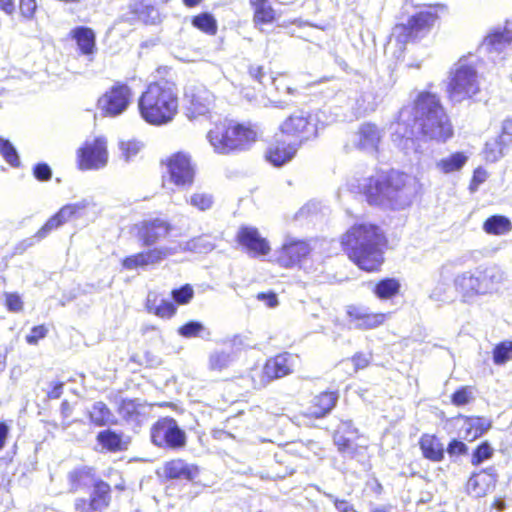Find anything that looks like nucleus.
Masks as SVG:
<instances>
[{"instance_id": "f257e3e1", "label": "nucleus", "mask_w": 512, "mask_h": 512, "mask_svg": "<svg viewBox=\"0 0 512 512\" xmlns=\"http://www.w3.org/2000/svg\"><path fill=\"white\" fill-rule=\"evenodd\" d=\"M414 128L431 140L444 142L452 136V125L435 94L421 92L411 109L403 108L399 112L392 139L407 154L412 150L417 151Z\"/></svg>"}, {"instance_id": "f03ea898", "label": "nucleus", "mask_w": 512, "mask_h": 512, "mask_svg": "<svg viewBox=\"0 0 512 512\" xmlns=\"http://www.w3.org/2000/svg\"><path fill=\"white\" fill-rule=\"evenodd\" d=\"M359 189L369 204L401 210L412 203L417 193V181L408 174L391 170L362 179Z\"/></svg>"}, {"instance_id": "7ed1b4c3", "label": "nucleus", "mask_w": 512, "mask_h": 512, "mask_svg": "<svg viewBox=\"0 0 512 512\" xmlns=\"http://www.w3.org/2000/svg\"><path fill=\"white\" fill-rule=\"evenodd\" d=\"M382 242L381 230L371 223L355 224L342 236L341 241L349 258L365 271H375L381 266Z\"/></svg>"}, {"instance_id": "20e7f679", "label": "nucleus", "mask_w": 512, "mask_h": 512, "mask_svg": "<svg viewBox=\"0 0 512 512\" xmlns=\"http://www.w3.org/2000/svg\"><path fill=\"white\" fill-rule=\"evenodd\" d=\"M138 109L144 121L161 126L170 123L178 113V93L169 82H154L138 99Z\"/></svg>"}, {"instance_id": "39448f33", "label": "nucleus", "mask_w": 512, "mask_h": 512, "mask_svg": "<svg viewBox=\"0 0 512 512\" xmlns=\"http://www.w3.org/2000/svg\"><path fill=\"white\" fill-rule=\"evenodd\" d=\"M404 9L408 17L407 22L396 25L392 32V37L402 44L421 39L430 33L444 6L406 3Z\"/></svg>"}, {"instance_id": "423d86ee", "label": "nucleus", "mask_w": 512, "mask_h": 512, "mask_svg": "<svg viewBox=\"0 0 512 512\" xmlns=\"http://www.w3.org/2000/svg\"><path fill=\"white\" fill-rule=\"evenodd\" d=\"M256 138L257 133L251 126L229 120L217 123L207 133L214 152L223 155L249 149Z\"/></svg>"}, {"instance_id": "0eeeda50", "label": "nucleus", "mask_w": 512, "mask_h": 512, "mask_svg": "<svg viewBox=\"0 0 512 512\" xmlns=\"http://www.w3.org/2000/svg\"><path fill=\"white\" fill-rule=\"evenodd\" d=\"M448 94L452 101L461 102L472 98L480 91V82L475 61L463 57L450 71Z\"/></svg>"}, {"instance_id": "6e6552de", "label": "nucleus", "mask_w": 512, "mask_h": 512, "mask_svg": "<svg viewBox=\"0 0 512 512\" xmlns=\"http://www.w3.org/2000/svg\"><path fill=\"white\" fill-rule=\"evenodd\" d=\"M152 443L163 449L179 450L186 446L187 436L171 417L159 419L150 431Z\"/></svg>"}, {"instance_id": "1a4fd4ad", "label": "nucleus", "mask_w": 512, "mask_h": 512, "mask_svg": "<svg viewBox=\"0 0 512 512\" xmlns=\"http://www.w3.org/2000/svg\"><path fill=\"white\" fill-rule=\"evenodd\" d=\"M318 132L316 118L304 111H298L287 118L281 125L282 135L295 138L294 143L300 146L303 141L315 137Z\"/></svg>"}, {"instance_id": "9d476101", "label": "nucleus", "mask_w": 512, "mask_h": 512, "mask_svg": "<svg viewBox=\"0 0 512 512\" xmlns=\"http://www.w3.org/2000/svg\"><path fill=\"white\" fill-rule=\"evenodd\" d=\"M311 250L309 242L288 235L281 248L276 251V262L284 268L301 266Z\"/></svg>"}, {"instance_id": "9b49d317", "label": "nucleus", "mask_w": 512, "mask_h": 512, "mask_svg": "<svg viewBox=\"0 0 512 512\" xmlns=\"http://www.w3.org/2000/svg\"><path fill=\"white\" fill-rule=\"evenodd\" d=\"M81 170H98L104 168L108 162L107 141L103 137L86 141L77 152Z\"/></svg>"}, {"instance_id": "f8f14e48", "label": "nucleus", "mask_w": 512, "mask_h": 512, "mask_svg": "<svg viewBox=\"0 0 512 512\" xmlns=\"http://www.w3.org/2000/svg\"><path fill=\"white\" fill-rule=\"evenodd\" d=\"M131 96L128 85L116 83L99 98L98 106L105 115L115 117L127 110Z\"/></svg>"}, {"instance_id": "ddd939ff", "label": "nucleus", "mask_w": 512, "mask_h": 512, "mask_svg": "<svg viewBox=\"0 0 512 512\" xmlns=\"http://www.w3.org/2000/svg\"><path fill=\"white\" fill-rule=\"evenodd\" d=\"M379 103V95L375 87L368 83L360 89L349 91L348 106L355 117H361L376 110Z\"/></svg>"}, {"instance_id": "4468645a", "label": "nucleus", "mask_w": 512, "mask_h": 512, "mask_svg": "<svg viewBox=\"0 0 512 512\" xmlns=\"http://www.w3.org/2000/svg\"><path fill=\"white\" fill-rule=\"evenodd\" d=\"M89 498H77L74 506L79 512H103L111 501V487L103 480H98L92 486Z\"/></svg>"}, {"instance_id": "2eb2a0df", "label": "nucleus", "mask_w": 512, "mask_h": 512, "mask_svg": "<svg viewBox=\"0 0 512 512\" xmlns=\"http://www.w3.org/2000/svg\"><path fill=\"white\" fill-rule=\"evenodd\" d=\"M169 179L178 187L190 186L194 180V168L188 154L177 152L167 160Z\"/></svg>"}, {"instance_id": "dca6fc26", "label": "nucleus", "mask_w": 512, "mask_h": 512, "mask_svg": "<svg viewBox=\"0 0 512 512\" xmlns=\"http://www.w3.org/2000/svg\"><path fill=\"white\" fill-rule=\"evenodd\" d=\"M172 230V225L161 218L144 220L137 226V235L144 246H152L166 238Z\"/></svg>"}, {"instance_id": "f3484780", "label": "nucleus", "mask_w": 512, "mask_h": 512, "mask_svg": "<svg viewBox=\"0 0 512 512\" xmlns=\"http://www.w3.org/2000/svg\"><path fill=\"white\" fill-rule=\"evenodd\" d=\"M176 253L177 249L172 248L171 246L156 247L146 252H141L126 257L123 260V267L128 270L137 269L139 267H146L148 265L157 264L164 259L175 255Z\"/></svg>"}, {"instance_id": "a211bd4d", "label": "nucleus", "mask_w": 512, "mask_h": 512, "mask_svg": "<svg viewBox=\"0 0 512 512\" xmlns=\"http://www.w3.org/2000/svg\"><path fill=\"white\" fill-rule=\"evenodd\" d=\"M297 357L283 353L267 360L263 367V379L261 384L265 385L268 382L284 377L293 371V367L296 364Z\"/></svg>"}, {"instance_id": "6ab92c4d", "label": "nucleus", "mask_w": 512, "mask_h": 512, "mask_svg": "<svg viewBox=\"0 0 512 512\" xmlns=\"http://www.w3.org/2000/svg\"><path fill=\"white\" fill-rule=\"evenodd\" d=\"M237 241L252 257L266 256L271 249L269 242L254 227H241L237 233Z\"/></svg>"}, {"instance_id": "aec40b11", "label": "nucleus", "mask_w": 512, "mask_h": 512, "mask_svg": "<svg viewBox=\"0 0 512 512\" xmlns=\"http://www.w3.org/2000/svg\"><path fill=\"white\" fill-rule=\"evenodd\" d=\"M152 406L139 399H123L118 407L119 415L129 424L140 426L150 417Z\"/></svg>"}, {"instance_id": "412c9836", "label": "nucleus", "mask_w": 512, "mask_h": 512, "mask_svg": "<svg viewBox=\"0 0 512 512\" xmlns=\"http://www.w3.org/2000/svg\"><path fill=\"white\" fill-rule=\"evenodd\" d=\"M186 97L189 98L187 107L189 118L209 113L215 102L213 93L203 86L195 87L191 92L186 93Z\"/></svg>"}, {"instance_id": "4be33fe9", "label": "nucleus", "mask_w": 512, "mask_h": 512, "mask_svg": "<svg viewBox=\"0 0 512 512\" xmlns=\"http://www.w3.org/2000/svg\"><path fill=\"white\" fill-rule=\"evenodd\" d=\"M454 285L464 298L486 294L485 284L482 281L479 268L459 274L454 279Z\"/></svg>"}, {"instance_id": "5701e85b", "label": "nucleus", "mask_w": 512, "mask_h": 512, "mask_svg": "<svg viewBox=\"0 0 512 512\" xmlns=\"http://www.w3.org/2000/svg\"><path fill=\"white\" fill-rule=\"evenodd\" d=\"M384 134V131L376 124L370 122L363 123L356 133L355 144L360 150L375 153L378 151Z\"/></svg>"}, {"instance_id": "b1692460", "label": "nucleus", "mask_w": 512, "mask_h": 512, "mask_svg": "<svg viewBox=\"0 0 512 512\" xmlns=\"http://www.w3.org/2000/svg\"><path fill=\"white\" fill-rule=\"evenodd\" d=\"M284 135L277 136L275 142L271 144L266 153L267 160L274 166L280 167L295 156L299 146L293 141L287 142L283 139Z\"/></svg>"}, {"instance_id": "393cba45", "label": "nucleus", "mask_w": 512, "mask_h": 512, "mask_svg": "<svg viewBox=\"0 0 512 512\" xmlns=\"http://www.w3.org/2000/svg\"><path fill=\"white\" fill-rule=\"evenodd\" d=\"M512 43V22L507 21L502 29H496L484 39L481 49L489 54H500Z\"/></svg>"}, {"instance_id": "a878e982", "label": "nucleus", "mask_w": 512, "mask_h": 512, "mask_svg": "<svg viewBox=\"0 0 512 512\" xmlns=\"http://www.w3.org/2000/svg\"><path fill=\"white\" fill-rule=\"evenodd\" d=\"M347 315L355 328L373 329L385 322L386 314L372 313L368 308L351 305L347 308Z\"/></svg>"}, {"instance_id": "bb28decb", "label": "nucleus", "mask_w": 512, "mask_h": 512, "mask_svg": "<svg viewBox=\"0 0 512 512\" xmlns=\"http://www.w3.org/2000/svg\"><path fill=\"white\" fill-rule=\"evenodd\" d=\"M337 392H323L315 396L311 405L307 408L305 415L314 418L326 416L334 408L338 401Z\"/></svg>"}, {"instance_id": "cd10ccee", "label": "nucleus", "mask_w": 512, "mask_h": 512, "mask_svg": "<svg viewBox=\"0 0 512 512\" xmlns=\"http://www.w3.org/2000/svg\"><path fill=\"white\" fill-rule=\"evenodd\" d=\"M495 483L496 478L493 474L486 472L473 474L467 482V492L475 498H480L491 492Z\"/></svg>"}, {"instance_id": "c85d7f7f", "label": "nucleus", "mask_w": 512, "mask_h": 512, "mask_svg": "<svg viewBox=\"0 0 512 512\" xmlns=\"http://www.w3.org/2000/svg\"><path fill=\"white\" fill-rule=\"evenodd\" d=\"M197 468L187 464L181 459L167 462L164 466V474L169 479L191 481L197 476Z\"/></svg>"}, {"instance_id": "c756f323", "label": "nucleus", "mask_w": 512, "mask_h": 512, "mask_svg": "<svg viewBox=\"0 0 512 512\" xmlns=\"http://www.w3.org/2000/svg\"><path fill=\"white\" fill-rule=\"evenodd\" d=\"M148 312L161 318H171L176 313L175 305L166 299H159L156 292H149L146 299Z\"/></svg>"}, {"instance_id": "7c9ffc66", "label": "nucleus", "mask_w": 512, "mask_h": 512, "mask_svg": "<svg viewBox=\"0 0 512 512\" xmlns=\"http://www.w3.org/2000/svg\"><path fill=\"white\" fill-rule=\"evenodd\" d=\"M419 445L426 459L439 462L444 458V446L436 436L430 434L422 435Z\"/></svg>"}, {"instance_id": "2f4dec72", "label": "nucleus", "mask_w": 512, "mask_h": 512, "mask_svg": "<svg viewBox=\"0 0 512 512\" xmlns=\"http://www.w3.org/2000/svg\"><path fill=\"white\" fill-rule=\"evenodd\" d=\"M71 37L76 40L78 48L84 55H91L95 51V33L91 28L79 26L71 31Z\"/></svg>"}, {"instance_id": "473e14b6", "label": "nucleus", "mask_w": 512, "mask_h": 512, "mask_svg": "<svg viewBox=\"0 0 512 512\" xmlns=\"http://www.w3.org/2000/svg\"><path fill=\"white\" fill-rule=\"evenodd\" d=\"M70 489L76 492L80 489L92 487L99 479H96L90 468H79L71 471L68 475Z\"/></svg>"}, {"instance_id": "72a5a7b5", "label": "nucleus", "mask_w": 512, "mask_h": 512, "mask_svg": "<svg viewBox=\"0 0 512 512\" xmlns=\"http://www.w3.org/2000/svg\"><path fill=\"white\" fill-rule=\"evenodd\" d=\"M467 161V155L463 152H455L437 161L436 168L444 174H450L461 170Z\"/></svg>"}, {"instance_id": "f704fd0d", "label": "nucleus", "mask_w": 512, "mask_h": 512, "mask_svg": "<svg viewBox=\"0 0 512 512\" xmlns=\"http://www.w3.org/2000/svg\"><path fill=\"white\" fill-rule=\"evenodd\" d=\"M172 248L177 249V253L190 251L195 253H207L214 249L215 245L207 236L196 237L186 242H180Z\"/></svg>"}, {"instance_id": "c9c22d12", "label": "nucleus", "mask_w": 512, "mask_h": 512, "mask_svg": "<svg viewBox=\"0 0 512 512\" xmlns=\"http://www.w3.org/2000/svg\"><path fill=\"white\" fill-rule=\"evenodd\" d=\"M491 426L490 421L481 417L468 418L464 424V438L474 440L483 435Z\"/></svg>"}, {"instance_id": "e433bc0d", "label": "nucleus", "mask_w": 512, "mask_h": 512, "mask_svg": "<svg viewBox=\"0 0 512 512\" xmlns=\"http://www.w3.org/2000/svg\"><path fill=\"white\" fill-rule=\"evenodd\" d=\"M95 204L90 199H82L75 203H69L64 205L61 210L64 214L67 222L71 219L83 218L87 215V211L90 208H94Z\"/></svg>"}, {"instance_id": "4c0bfd02", "label": "nucleus", "mask_w": 512, "mask_h": 512, "mask_svg": "<svg viewBox=\"0 0 512 512\" xmlns=\"http://www.w3.org/2000/svg\"><path fill=\"white\" fill-rule=\"evenodd\" d=\"M89 418L96 426H105L113 422L114 415L104 402H95L89 410Z\"/></svg>"}, {"instance_id": "58836bf2", "label": "nucleus", "mask_w": 512, "mask_h": 512, "mask_svg": "<svg viewBox=\"0 0 512 512\" xmlns=\"http://www.w3.org/2000/svg\"><path fill=\"white\" fill-rule=\"evenodd\" d=\"M483 229L488 234L504 235L511 231L512 224L505 216L494 215L484 222Z\"/></svg>"}, {"instance_id": "ea45409f", "label": "nucleus", "mask_w": 512, "mask_h": 512, "mask_svg": "<svg viewBox=\"0 0 512 512\" xmlns=\"http://www.w3.org/2000/svg\"><path fill=\"white\" fill-rule=\"evenodd\" d=\"M509 146L510 145L508 143H504L499 136L490 139L485 144V159L489 162L498 161L505 155Z\"/></svg>"}, {"instance_id": "a19ab883", "label": "nucleus", "mask_w": 512, "mask_h": 512, "mask_svg": "<svg viewBox=\"0 0 512 512\" xmlns=\"http://www.w3.org/2000/svg\"><path fill=\"white\" fill-rule=\"evenodd\" d=\"M234 359L235 354L232 351L214 350L209 355V369L213 371H222L228 368Z\"/></svg>"}, {"instance_id": "79ce46f5", "label": "nucleus", "mask_w": 512, "mask_h": 512, "mask_svg": "<svg viewBox=\"0 0 512 512\" xmlns=\"http://www.w3.org/2000/svg\"><path fill=\"white\" fill-rule=\"evenodd\" d=\"M145 10H147L148 14L156 12L155 9L147 5L145 1H132L129 4V12L123 14L119 20L130 24H133L137 20H145L143 16Z\"/></svg>"}, {"instance_id": "37998d69", "label": "nucleus", "mask_w": 512, "mask_h": 512, "mask_svg": "<svg viewBox=\"0 0 512 512\" xmlns=\"http://www.w3.org/2000/svg\"><path fill=\"white\" fill-rule=\"evenodd\" d=\"M400 289V284L396 279L386 278L375 285L374 293L380 299H389L395 296Z\"/></svg>"}, {"instance_id": "c03bdc74", "label": "nucleus", "mask_w": 512, "mask_h": 512, "mask_svg": "<svg viewBox=\"0 0 512 512\" xmlns=\"http://www.w3.org/2000/svg\"><path fill=\"white\" fill-rule=\"evenodd\" d=\"M178 334L184 338L209 336V330L199 321H189L178 328Z\"/></svg>"}, {"instance_id": "a18cd8bd", "label": "nucleus", "mask_w": 512, "mask_h": 512, "mask_svg": "<svg viewBox=\"0 0 512 512\" xmlns=\"http://www.w3.org/2000/svg\"><path fill=\"white\" fill-rule=\"evenodd\" d=\"M250 76L259 82L262 86L267 88L269 85L275 87L276 90L280 89L278 84L279 79L273 77L271 74H268L262 66L251 65L249 67Z\"/></svg>"}, {"instance_id": "49530a36", "label": "nucleus", "mask_w": 512, "mask_h": 512, "mask_svg": "<svg viewBox=\"0 0 512 512\" xmlns=\"http://www.w3.org/2000/svg\"><path fill=\"white\" fill-rule=\"evenodd\" d=\"M192 25L209 35H214L217 32V22L215 18L207 12L193 17Z\"/></svg>"}, {"instance_id": "de8ad7c7", "label": "nucleus", "mask_w": 512, "mask_h": 512, "mask_svg": "<svg viewBox=\"0 0 512 512\" xmlns=\"http://www.w3.org/2000/svg\"><path fill=\"white\" fill-rule=\"evenodd\" d=\"M98 442L109 451H119L122 449L121 435L111 430L99 432L97 436Z\"/></svg>"}, {"instance_id": "09e8293b", "label": "nucleus", "mask_w": 512, "mask_h": 512, "mask_svg": "<svg viewBox=\"0 0 512 512\" xmlns=\"http://www.w3.org/2000/svg\"><path fill=\"white\" fill-rule=\"evenodd\" d=\"M479 271L487 293L494 288L495 284L503 280V272L498 267L479 268Z\"/></svg>"}, {"instance_id": "8fccbe9b", "label": "nucleus", "mask_w": 512, "mask_h": 512, "mask_svg": "<svg viewBox=\"0 0 512 512\" xmlns=\"http://www.w3.org/2000/svg\"><path fill=\"white\" fill-rule=\"evenodd\" d=\"M142 148L143 144L134 139L119 142L120 155L125 162L132 161Z\"/></svg>"}, {"instance_id": "3c124183", "label": "nucleus", "mask_w": 512, "mask_h": 512, "mask_svg": "<svg viewBox=\"0 0 512 512\" xmlns=\"http://www.w3.org/2000/svg\"><path fill=\"white\" fill-rule=\"evenodd\" d=\"M0 155L12 167L20 165V158L14 145L3 137H0Z\"/></svg>"}, {"instance_id": "603ef678", "label": "nucleus", "mask_w": 512, "mask_h": 512, "mask_svg": "<svg viewBox=\"0 0 512 512\" xmlns=\"http://www.w3.org/2000/svg\"><path fill=\"white\" fill-rule=\"evenodd\" d=\"M67 220L62 214V210L60 209L55 215L48 219V221L37 231L35 237L38 239H44L47 235H49L53 230L59 228Z\"/></svg>"}, {"instance_id": "864d4df0", "label": "nucleus", "mask_w": 512, "mask_h": 512, "mask_svg": "<svg viewBox=\"0 0 512 512\" xmlns=\"http://www.w3.org/2000/svg\"><path fill=\"white\" fill-rule=\"evenodd\" d=\"M253 21L257 24H270L275 20V10L269 2L254 7Z\"/></svg>"}, {"instance_id": "5fc2aeb1", "label": "nucleus", "mask_w": 512, "mask_h": 512, "mask_svg": "<svg viewBox=\"0 0 512 512\" xmlns=\"http://www.w3.org/2000/svg\"><path fill=\"white\" fill-rule=\"evenodd\" d=\"M512 359V342L503 341L497 344L493 350V361L496 365H502Z\"/></svg>"}, {"instance_id": "6e6d98bb", "label": "nucleus", "mask_w": 512, "mask_h": 512, "mask_svg": "<svg viewBox=\"0 0 512 512\" xmlns=\"http://www.w3.org/2000/svg\"><path fill=\"white\" fill-rule=\"evenodd\" d=\"M173 300L179 305H185L190 302L193 298L194 291L193 288L189 285H183L178 289H174L171 292Z\"/></svg>"}, {"instance_id": "4d7b16f0", "label": "nucleus", "mask_w": 512, "mask_h": 512, "mask_svg": "<svg viewBox=\"0 0 512 512\" xmlns=\"http://www.w3.org/2000/svg\"><path fill=\"white\" fill-rule=\"evenodd\" d=\"M492 454L493 449L487 442H484L475 449L472 455L471 463L477 466L481 464L483 461L491 458Z\"/></svg>"}, {"instance_id": "13d9d810", "label": "nucleus", "mask_w": 512, "mask_h": 512, "mask_svg": "<svg viewBox=\"0 0 512 512\" xmlns=\"http://www.w3.org/2000/svg\"><path fill=\"white\" fill-rule=\"evenodd\" d=\"M212 203V196L206 193H195L190 197V204L201 211L209 209Z\"/></svg>"}, {"instance_id": "bf43d9fd", "label": "nucleus", "mask_w": 512, "mask_h": 512, "mask_svg": "<svg viewBox=\"0 0 512 512\" xmlns=\"http://www.w3.org/2000/svg\"><path fill=\"white\" fill-rule=\"evenodd\" d=\"M19 9L25 19L31 20L37 10V2L36 0H20Z\"/></svg>"}, {"instance_id": "052dcab7", "label": "nucleus", "mask_w": 512, "mask_h": 512, "mask_svg": "<svg viewBox=\"0 0 512 512\" xmlns=\"http://www.w3.org/2000/svg\"><path fill=\"white\" fill-rule=\"evenodd\" d=\"M472 398V392L468 387H463L452 395V403L456 406H462L469 403Z\"/></svg>"}, {"instance_id": "680f3d73", "label": "nucleus", "mask_w": 512, "mask_h": 512, "mask_svg": "<svg viewBox=\"0 0 512 512\" xmlns=\"http://www.w3.org/2000/svg\"><path fill=\"white\" fill-rule=\"evenodd\" d=\"M33 175L39 181H48L52 177V170L46 163H38L33 168Z\"/></svg>"}, {"instance_id": "e2e57ef3", "label": "nucleus", "mask_w": 512, "mask_h": 512, "mask_svg": "<svg viewBox=\"0 0 512 512\" xmlns=\"http://www.w3.org/2000/svg\"><path fill=\"white\" fill-rule=\"evenodd\" d=\"M48 330L44 325L34 326L30 333L26 336L28 344L36 345L40 339H43Z\"/></svg>"}, {"instance_id": "0e129e2a", "label": "nucleus", "mask_w": 512, "mask_h": 512, "mask_svg": "<svg viewBox=\"0 0 512 512\" xmlns=\"http://www.w3.org/2000/svg\"><path fill=\"white\" fill-rule=\"evenodd\" d=\"M6 306L12 312H19L23 308V302L18 294L6 293Z\"/></svg>"}, {"instance_id": "69168bd1", "label": "nucleus", "mask_w": 512, "mask_h": 512, "mask_svg": "<svg viewBox=\"0 0 512 512\" xmlns=\"http://www.w3.org/2000/svg\"><path fill=\"white\" fill-rule=\"evenodd\" d=\"M351 436H345L343 433L337 431L334 436V442L340 452H347L351 447Z\"/></svg>"}, {"instance_id": "338daca9", "label": "nucleus", "mask_w": 512, "mask_h": 512, "mask_svg": "<svg viewBox=\"0 0 512 512\" xmlns=\"http://www.w3.org/2000/svg\"><path fill=\"white\" fill-rule=\"evenodd\" d=\"M447 452L450 456L462 455L467 452V446L462 441L454 439L449 443Z\"/></svg>"}, {"instance_id": "774afa93", "label": "nucleus", "mask_w": 512, "mask_h": 512, "mask_svg": "<svg viewBox=\"0 0 512 512\" xmlns=\"http://www.w3.org/2000/svg\"><path fill=\"white\" fill-rule=\"evenodd\" d=\"M499 137L504 143H508L509 145L512 143V119L503 121Z\"/></svg>"}]
</instances>
